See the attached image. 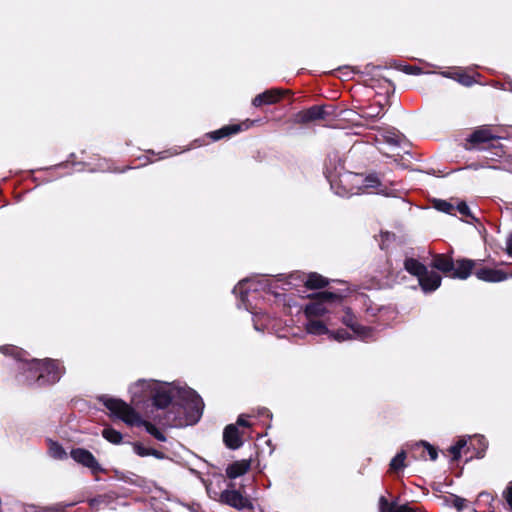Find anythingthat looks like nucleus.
<instances>
[{
  "label": "nucleus",
  "instance_id": "412c9836",
  "mask_svg": "<svg viewBox=\"0 0 512 512\" xmlns=\"http://www.w3.org/2000/svg\"><path fill=\"white\" fill-rule=\"evenodd\" d=\"M476 277L479 280L486 282H501L508 278V275L502 270L491 269V268H481L475 272Z\"/></svg>",
  "mask_w": 512,
  "mask_h": 512
},
{
  "label": "nucleus",
  "instance_id": "a211bd4d",
  "mask_svg": "<svg viewBox=\"0 0 512 512\" xmlns=\"http://www.w3.org/2000/svg\"><path fill=\"white\" fill-rule=\"evenodd\" d=\"M333 323L330 319V317H326L324 320L319 319H307V322L305 324V328L307 333L312 335H324L329 334L330 330L328 326H332Z\"/></svg>",
  "mask_w": 512,
  "mask_h": 512
},
{
  "label": "nucleus",
  "instance_id": "4c0bfd02",
  "mask_svg": "<svg viewBox=\"0 0 512 512\" xmlns=\"http://www.w3.org/2000/svg\"><path fill=\"white\" fill-rule=\"evenodd\" d=\"M458 212L463 216H470V208L465 202H460L457 205Z\"/></svg>",
  "mask_w": 512,
  "mask_h": 512
},
{
  "label": "nucleus",
  "instance_id": "0eeeda50",
  "mask_svg": "<svg viewBox=\"0 0 512 512\" xmlns=\"http://www.w3.org/2000/svg\"><path fill=\"white\" fill-rule=\"evenodd\" d=\"M405 270L416 276L418 283L424 292L435 291L441 285V277L435 271H428L425 265L414 258H407L404 261Z\"/></svg>",
  "mask_w": 512,
  "mask_h": 512
},
{
  "label": "nucleus",
  "instance_id": "b1692460",
  "mask_svg": "<svg viewBox=\"0 0 512 512\" xmlns=\"http://www.w3.org/2000/svg\"><path fill=\"white\" fill-rule=\"evenodd\" d=\"M305 285L311 289L322 288L327 285V281L321 275L317 273H311L305 280Z\"/></svg>",
  "mask_w": 512,
  "mask_h": 512
},
{
  "label": "nucleus",
  "instance_id": "2f4dec72",
  "mask_svg": "<svg viewBox=\"0 0 512 512\" xmlns=\"http://www.w3.org/2000/svg\"><path fill=\"white\" fill-rule=\"evenodd\" d=\"M435 207L437 210L448 213V214H451L452 211L454 210L453 205L444 200H438L435 203Z\"/></svg>",
  "mask_w": 512,
  "mask_h": 512
},
{
  "label": "nucleus",
  "instance_id": "c03bdc74",
  "mask_svg": "<svg viewBox=\"0 0 512 512\" xmlns=\"http://www.w3.org/2000/svg\"><path fill=\"white\" fill-rule=\"evenodd\" d=\"M284 276L282 274H279L275 277L274 281H283Z\"/></svg>",
  "mask_w": 512,
  "mask_h": 512
},
{
  "label": "nucleus",
  "instance_id": "37998d69",
  "mask_svg": "<svg viewBox=\"0 0 512 512\" xmlns=\"http://www.w3.org/2000/svg\"><path fill=\"white\" fill-rule=\"evenodd\" d=\"M393 236H394V235H393V234H390L389 232H386V233L382 234V237H383V238L385 237V239H386V240H389V239H390V237H393Z\"/></svg>",
  "mask_w": 512,
  "mask_h": 512
},
{
  "label": "nucleus",
  "instance_id": "6ab92c4d",
  "mask_svg": "<svg viewBox=\"0 0 512 512\" xmlns=\"http://www.w3.org/2000/svg\"><path fill=\"white\" fill-rule=\"evenodd\" d=\"M223 441L228 448L233 450L242 446L243 442L235 424L226 426L223 432Z\"/></svg>",
  "mask_w": 512,
  "mask_h": 512
},
{
  "label": "nucleus",
  "instance_id": "2eb2a0df",
  "mask_svg": "<svg viewBox=\"0 0 512 512\" xmlns=\"http://www.w3.org/2000/svg\"><path fill=\"white\" fill-rule=\"evenodd\" d=\"M357 189L358 193L367 192L368 189H375L377 194L388 195L387 189L382 186L376 174H369L366 177L361 175Z\"/></svg>",
  "mask_w": 512,
  "mask_h": 512
},
{
  "label": "nucleus",
  "instance_id": "5701e85b",
  "mask_svg": "<svg viewBox=\"0 0 512 512\" xmlns=\"http://www.w3.org/2000/svg\"><path fill=\"white\" fill-rule=\"evenodd\" d=\"M384 142L391 147H401L403 144H406V139L403 135L399 134L396 131H388L385 135H383Z\"/></svg>",
  "mask_w": 512,
  "mask_h": 512
},
{
  "label": "nucleus",
  "instance_id": "79ce46f5",
  "mask_svg": "<svg viewBox=\"0 0 512 512\" xmlns=\"http://www.w3.org/2000/svg\"><path fill=\"white\" fill-rule=\"evenodd\" d=\"M259 414L260 415H267V416L271 417L270 412L266 408H262L261 410H259Z\"/></svg>",
  "mask_w": 512,
  "mask_h": 512
},
{
  "label": "nucleus",
  "instance_id": "a19ab883",
  "mask_svg": "<svg viewBox=\"0 0 512 512\" xmlns=\"http://www.w3.org/2000/svg\"><path fill=\"white\" fill-rule=\"evenodd\" d=\"M237 425L248 427L250 426L249 422L245 419L244 415H240L237 419Z\"/></svg>",
  "mask_w": 512,
  "mask_h": 512
},
{
  "label": "nucleus",
  "instance_id": "f704fd0d",
  "mask_svg": "<svg viewBox=\"0 0 512 512\" xmlns=\"http://www.w3.org/2000/svg\"><path fill=\"white\" fill-rule=\"evenodd\" d=\"M456 79L459 83H461L464 86H471L474 83V80L472 79L471 76L463 73L458 74Z\"/></svg>",
  "mask_w": 512,
  "mask_h": 512
},
{
  "label": "nucleus",
  "instance_id": "c85d7f7f",
  "mask_svg": "<svg viewBox=\"0 0 512 512\" xmlns=\"http://www.w3.org/2000/svg\"><path fill=\"white\" fill-rule=\"evenodd\" d=\"M108 503V497L105 495H100L89 500V506L94 512L98 511L102 506H107Z\"/></svg>",
  "mask_w": 512,
  "mask_h": 512
},
{
  "label": "nucleus",
  "instance_id": "7c9ffc66",
  "mask_svg": "<svg viewBox=\"0 0 512 512\" xmlns=\"http://www.w3.org/2000/svg\"><path fill=\"white\" fill-rule=\"evenodd\" d=\"M328 336L331 339L336 340L338 342L345 341V340H348L351 338L350 334L344 329H340L337 331H330Z\"/></svg>",
  "mask_w": 512,
  "mask_h": 512
},
{
  "label": "nucleus",
  "instance_id": "dca6fc26",
  "mask_svg": "<svg viewBox=\"0 0 512 512\" xmlns=\"http://www.w3.org/2000/svg\"><path fill=\"white\" fill-rule=\"evenodd\" d=\"M495 135L491 133L488 128H480L475 130L470 136L467 138V150H471L477 147V145L481 143H486L491 140L497 139Z\"/></svg>",
  "mask_w": 512,
  "mask_h": 512
},
{
  "label": "nucleus",
  "instance_id": "c9c22d12",
  "mask_svg": "<svg viewBox=\"0 0 512 512\" xmlns=\"http://www.w3.org/2000/svg\"><path fill=\"white\" fill-rule=\"evenodd\" d=\"M503 497L505 498L510 510L512 511V483H509V485L507 486L506 490L503 493Z\"/></svg>",
  "mask_w": 512,
  "mask_h": 512
},
{
  "label": "nucleus",
  "instance_id": "aec40b11",
  "mask_svg": "<svg viewBox=\"0 0 512 512\" xmlns=\"http://www.w3.org/2000/svg\"><path fill=\"white\" fill-rule=\"evenodd\" d=\"M379 512H418L409 504H398L396 501L389 502L384 496L379 498Z\"/></svg>",
  "mask_w": 512,
  "mask_h": 512
},
{
  "label": "nucleus",
  "instance_id": "393cba45",
  "mask_svg": "<svg viewBox=\"0 0 512 512\" xmlns=\"http://www.w3.org/2000/svg\"><path fill=\"white\" fill-rule=\"evenodd\" d=\"M102 436L109 442L113 443V444H119L121 443L122 441V434L111 428V427H106L103 429L102 431Z\"/></svg>",
  "mask_w": 512,
  "mask_h": 512
},
{
  "label": "nucleus",
  "instance_id": "49530a36",
  "mask_svg": "<svg viewBox=\"0 0 512 512\" xmlns=\"http://www.w3.org/2000/svg\"><path fill=\"white\" fill-rule=\"evenodd\" d=\"M443 75H444L445 77H451V75H450L449 73H445V72H444V73H443Z\"/></svg>",
  "mask_w": 512,
  "mask_h": 512
},
{
  "label": "nucleus",
  "instance_id": "39448f33",
  "mask_svg": "<svg viewBox=\"0 0 512 512\" xmlns=\"http://www.w3.org/2000/svg\"><path fill=\"white\" fill-rule=\"evenodd\" d=\"M101 400L111 414L121 419L127 425L143 426L146 431L158 441H166L165 435L155 425L141 419L140 415L124 401L107 396H103Z\"/></svg>",
  "mask_w": 512,
  "mask_h": 512
},
{
  "label": "nucleus",
  "instance_id": "ea45409f",
  "mask_svg": "<svg viewBox=\"0 0 512 512\" xmlns=\"http://www.w3.org/2000/svg\"><path fill=\"white\" fill-rule=\"evenodd\" d=\"M150 456H153V457H155L157 459H164L166 457L163 452L158 451V450L153 449V448H151Z\"/></svg>",
  "mask_w": 512,
  "mask_h": 512
},
{
  "label": "nucleus",
  "instance_id": "6e6552de",
  "mask_svg": "<svg viewBox=\"0 0 512 512\" xmlns=\"http://www.w3.org/2000/svg\"><path fill=\"white\" fill-rule=\"evenodd\" d=\"M319 300L311 302L305 306L304 313L307 319H318L324 317L326 319L329 310L326 303L333 299H339V296L332 292L319 293Z\"/></svg>",
  "mask_w": 512,
  "mask_h": 512
},
{
  "label": "nucleus",
  "instance_id": "473e14b6",
  "mask_svg": "<svg viewBox=\"0 0 512 512\" xmlns=\"http://www.w3.org/2000/svg\"><path fill=\"white\" fill-rule=\"evenodd\" d=\"M133 451L140 457L150 456L151 448H147L140 443L133 444Z\"/></svg>",
  "mask_w": 512,
  "mask_h": 512
},
{
  "label": "nucleus",
  "instance_id": "1a4fd4ad",
  "mask_svg": "<svg viewBox=\"0 0 512 512\" xmlns=\"http://www.w3.org/2000/svg\"><path fill=\"white\" fill-rule=\"evenodd\" d=\"M70 455L75 462L87 467L92 473L96 474L102 471L100 464L90 451L76 448L71 451Z\"/></svg>",
  "mask_w": 512,
  "mask_h": 512
},
{
  "label": "nucleus",
  "instance_id": "bb28decb",
  "mask_svg": "<svg viewBox=\"0 0 512 512\" xmlns=\"http://www.w3.org/2000/svg\"><path fill=\"white\" fill-rule=\"evenodd\" d=\"M445 502L456 508L457 511H462L466 508V499L459 497L457 495L451 494L448 497H446Z\"/></svg>",
  "mask_w": 512,
  "mask_h": 512
},
{
  "label": "nucleus",
  "instance_id": "7ed1b4c3",
  "mask_svg": "<svg viewBox=\"0 0 512 512\" xmlns=\"http://www.w3.org/2000/svg\"><path fill=\"white\" fill-rule=\"evenodd\" d=\"M260 290H267L277 295V293L273 290L272 280L267 275H260L241 280L233 289V293L235 295H239L240 297L241 303L238 304V306H243L246 310L254 314L255 318L253 319V322L255 330L264 331L267 328L266 322L268 321V316L263 314L261 317L263 318L264 322L260 323L259 316L252 311L250 303V298L252 297L253 293Z\"/></svg>",
  "mask_w": 512,
  "mask_h": 512
},
{
  "label": "nucleus",
  "instance_id": "f257e3e1",
  "mask_svg": "<svg viewBox=\"0 0 512 512\" xmlns=\"http://www.w3.org/2000/svg\"><path fill=\"white\" fill-rule=\"evenodd\" d=\"M132 403L139 407L151 400L158 409L169 407L161 421L170 427L193 425L202 416V398L190 388H179L171 383L155 380H138L130 386Z\"/></svg>",
  "mask_w": 512,
  "mask_h": 512
},
{
  "label": "nucleus",
  "instance_id": "4be33fe9",
  "mask_svg": "<svg viewBox=\"0 0 512 512\" xmlns=\"http://www.w3.org/2000/svg\"><path fill=\"white\" fill-rule=\"evenodd\" d=\"M250 460L235 461L228 465L226 468V474L230 479H235L244 475L250 469Z\"/></svg>",
  "mask_w": 512,
  "mask_h": 512
},
{
  "label": "nucleus",
  "instance_id": "e433bc0d",
  "mask_svg": "<svg viewBox=\"0 0 512 512\" xmlns=\"http://www.w3.org/2000/svg\"><path fill=\"white\" fill-rule=\"evenodd\" d=\"M402 71L408 75H419L421 73V69L417 66H404Z\"/></svg>",
  "mask_w": 512,
  "mask_h": 512
},
{
  "label": "nucleus",
  "instance_id": "9b49d317",
  "mask_svg": "<svg viewBox=\"0 0 512 512\" xmlns=\"http://www.w3.org/2000/svg\"><path fill=\"white\" fill-rule=\"evenodd\" d=\"M329 114L324 106H312L306 110H302L295 115V122L298 124H306L312 121L325 119Z\"/></svg>",
  "mask_w": 512,
  "mask_h": 512
},
{
  "label": "nucleus",
  "instance_id": "423d86ee",
  "mask_svg": "<svg viewBox=\"0 0 512 512\" xmlns=\"http://www.w3.org/2000/svg\"><path fill=\"white\" fill-rule=\"evenodd\" d=\"M474 261L468 259L457 260L456 262L449 256L438 254L432 260V266L437 270L449 274L452 278L467 279L474 267Z\"/></svg>",
  "mask_w": 512,
  "mask_h": 512
},
{
  "label": "nucleus",
  "instance_id": "f3484780",
  "mask_svg": "<svg viewBox=\"0 0 512 512\" xmlns=\"http://www.w3.org/2000/svg\"><path fill=\"white\" fill-rule=\"evenodd\" d=\"M221 501L231 507L244 509L249 501L236 490H225L221 493Z\"/></svg>",
  "mask_w": 512,
  "mask_h": 512
},
{
  "label": "nucleus",
  "instance_id": "a18cd8bd",
  "mask_svg": "<svg viewBox=\"0 0 512 512\" xmlns=\"http://www.w3.org/2000/svg\"><path fill=\"white\" fill-rule=\"evenodd\" d=\"M178 153H179L178 151H174L173 153H169V155H162L160 158H165L167 156L175 155V154H178Z\"/></svg>",
  "mask_w": 512,
  "mask_h": 512
},
{
  "label": "nucleus",
  "instance_id": "c756f323",
  "mask_svg": "<svg viewBox=\"0 0 512 512\" xmlns=\"http://www.w3.org/2000/svg\"><path fill=\"white\" fill-rule=\"evenodd\" d=\"M467 444L466 439L462 438L459 439L456 444L452 445L449 449V452L452 454L453 460H458L461 455V450L464 448Z\"/></svg>",
  "mask_w": 512,
  "mask_h": 512
},
{
  "label": "nucleus",
  "instance_id": "a878e982",
  "mask_svg": "<svg viewBox=\"0 0 512 512\" xmlns=\"http://www.w3.org/2000/svg\"><path fill=\"white\" fill-rule=\"evenodd\" d=\"M406 450L402 449L398 452L390 462V468L394 471H398L405 467Z\"/></svg>",
  "mask_w": 512,
  "mask_h": 512
},
{
  "label": "nucleus",
  "instance_id": "72a5a7b5",
  "mask_svg": "<svg viewBox=\"0 0 512 512\" xmlns=\"http://www.w3.org/2000/svg\"><path fill=\"white\" fill-rule=\"evenodd\" d=\"M382 111V106L378 105L377 107H369L365 110L364 114L367 117L374 118L378 117Z\"/></svg>",
  "mask_w": 512,
  "mask_h": 512
},
{
  "label": "nucleus",
  "instance_id": "f03ea898",
  "mask_svg": "<svg viewBox=\"0 0 512 512\" xmlns=\"http://www.w3.org/2000/svg\"><path fill=\"white\" fill-rule=\"evenodd\" d=\"M0 352L4 355H11L21 362L20 369L23 371L24 379H20L19 381L27 385L36 384L37 386H43L54 384L61 379L65 372L64 366L58 360H24V351L16 346H1Z\"/></svg>",
  "mask_w": 512,
  "mask_h": 512
},
{
  "label": "nucleus",
  "instance_id": "de8ad7c7",
  "mask_svg": "<svg viewBox=\"0 0 512 512\" xmlns=\"http://www.w3.org/2000/svg\"><path fill=\"white\" fill-rule=\"evenodd\" d=\"M510 90L512 91V84H511Z\"/></svg>",
  "mask_w": 512,
  "mask_h": 512
},
{
  "label": "nucleus",
  "instance_id": "4468645a",
  "mask_svg": "<svg viewBox=\"0 0 512 512\" xmlns=\"http://www.w3.org/2000/svg\"><path fill=\"white\" fill-rule=\"evenodd\" d=\"M253 124L252 121L246 120L240 124H231L224 126L212 133H210V137L212 140L217 141L225 137H229L231 135L237 134L242 130L248 129Z\"/></svg>",
  "mask_w": 512,
  "mask_h": 512
},
{
  "label": "nucleus",
  "instance_id": "9d476101",
  "mask_svg": "<svg viewBox=\"0 0 512 512\" xmlns=\"http://www.w3.org/2000/svg\"><path fill=\"white\" fill-rule=\"evenodd\" d=\"M342 322L347 327H349L358 338L362 340H368L373 335V330L370 327L360 325L349 308L345 309Z\"/></svg>",
  "mask_w": 512,
  "mask_h": 512
},
{
  "label": "nucleus",
  "instance_id": "ddd939ff",
  "mask_svg": "<svg viewBox=\"0 0 512 512\" xmlns=\"http://www.w3.org/2000/svg\"><path fill=\"white\" fill-rule=\"evenodd\" d=\"M405 448L411 452H413V457L414 458H425L424 456V452L425 450H427L428 452V455L430 457V459L432 461H435L438 457V452L436 450V448L432 445H430L428 442L426 441H419V442H415V443H407L405 445Z\"/></svg>",
  "mask_w": 512,
  "mask_h": 512
},
{
  "label": "nucleus",
  "instance_id": "20e7f679",
  "mask_svg": "<svg viewBox=\"0 0 512 512\" xmlns=\"http://www.w3.org/2000/svg\"><path fill=\"white\" fill-rule=\"evenodd\" d=\"M342 161L337 154L329 156L325 166V175L330 183L331 189L335 194L341 197H349L358 194L357 185L361 180V175L351 172H343Z\"/></svg>",
  "mask_w": 512,
  "mask_h": 512
},
{
  "label": "nucleus",
  "instance_id": "cd10ccee",
  "mask_svg": "<svg viewBox=\"0 0 512 512\" xmlns=\"http://www.w3.org/2000/svg\"><path fill=\"white\" fill-rule=\"evenodd\" d=\"M49 454L54 459H63L66 457V452L62 448L61 445H59L56 442H51L49 445Z\"/></svg>",
  "mask_w": 512,
  "mask_h": 512
},
{
  "label": "nucleus",
  "instance_id": "58836bf2",
  "mask_svg": "<svg viewBox=\"0 0 512 512\" xmlns=\"http://www.w3.org/2000/svg\"><path fill=\"white\" fill-rule=\"evenodd\" d=\"M506 252L509 256H512V233L506 239Z\"/></svg>",
  "mask_w": 512,
  "mask_h": 512
},
{
  "label": "nucleus",
  "instance_id": "f8f14e48",
  "mask_svg": "<svg viewBox=\"0 0 512 512\" xmlns=\"http://www.w3.org/2000/svg\"><path fill=\"white\" fill-rule=\"evenodd\" d=\"M285 94L284 90L273 88L266 90L263 93L258 94L253 100L252 105L254 107H260L262 105H272L277 103Z\"/></svg>",
  "mask_w": 512,
  "mask_h": 512
}]
</instances>
